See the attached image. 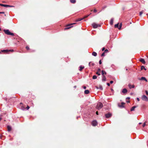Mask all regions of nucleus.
Masks as SVG:
<instances>
[{"label":"nucleus","mask_w":148,"mask_h":148,"mask_svg":"<svg viewBox=\"0 0 148 148\" xmlns=\"http://www.w3.org/2000/svg\"><path fill=\"white\" fill-rule=\"evenodd\" d=\"M92 125L94 126H96L97 124V122L95 120L93 121L92 122Z\"/></svg>","instance_id":"6"},{"label":"nucleus","mask_w":148,"mask_h":148,"mask_svg":"<svg viewBox=\"0 0 148 148\" xmlns=\"http://www.w3.org/2000/svg\"><path fill=\"white\" fill-rule=\"evenodd\" d=\"M67 27V28H65V29H69L71 27Z\"/></svg>","instance_id":"55"},{"label":"nucleus","mask_w":148,"mask_h":148,"mask_svg":"<svg viewBox=\"0 0 148 148\" xmlns=\"http://www.w3.org/2000/svg\"><path fill=\"white\" fill-rule=\"evenodd\" d=\"M95 87H96V88L97 89H99V86H95Z\"/></svg>","instance_id":"47"},{"label":"nucleus","mask_w":148,"mask_h":148,"mask_svg":"<svg viewBox=\"0 0 148 148\" xmlns=\"http://www.w3.org/2000/svg\"><path fill=\"white\" fill-rule=\"evenodd\" d=\"M140 61L144 64L145 63V60L143 58H140Z\"/></svg>","instance_id":"8"},{"label":"nucleus","mask_w":148,"mask_h":148,"mask_svg":"<svg viewBox=\"0 0 148 148\" xmlns=\"http://www.w3.org/2000/svg\"><path fill=\"white\" fill-rule=\"evenodd\" d=\"M89 93V91L88 90H85L84 91V93L86 94H88Z\"/></svg>","instance_id":"16"},{"label":"nucleus","mask_w":148,"mask_h":148,"mask_svg":"<svg viewBox=\"0 0 148 148\" xmlns=\"http://www.w3.org/2000/svg\"><path fill=\"white\" fill-rule=\"evenodd\" d=\"M70 2L72 3H75L76 2L75 0H70Z\"/></svg>","instance_id":"24"},{"label":"nucleus","mask_w":148,"mask_h":148,"mask_svg":"<svg viewBox=\"0 0 148 148\" xmlns=\"http://www.w3.org/2000/svg\"><path fill=\"white\" fill-rule=\"evenodd\" d=\"M103 107V104L101 102H99L97 104L96 108L98 110H99L101 108Z\"/></svg>","instance_id":"1"},{"label":"nucleus","mask_w":148,"mask_h":148,"mask_svg":"<svg viewBox=\"0 0 148 148\" xmlns=\"http://www.w3.org/2000/svg\"><path fill=\"white\" fill-rule=\"evenodd\" d=\"M99 89H100L101 90H103V88L102 87V86L101 85H99Z\"/></svg>","instance_id":"28"},{"label":"nucleus","mask_w":148,"mask_h":148,"mask_svg":"<svg viewBox=\"0 0 148 148\" xmlns=\"http://www.w3.org/2000/svg\"><path fill=\"white\" fill-rule=\"evenodd\" d=\"M101 56H105V53L103 52V53L102 54Z\"/></svg>","instance_id":"35"},{"label":"nucleus","mask_w":148,"mask_h":148,"mask_svg":"<svg viewBox=\"0 0 148 148\" xmlns=\"http://www.w3.org/2000/svg\"><path fill=\"white\" fill-rule=\"evenodd\" d=\"M143 11H141L140 12V16H141L142 14H143Z\"/></svg>","instance_id":"30"},{"label":"nucleus","mask_w":148,"mask_h":148,"mask_svg":"<svg viewBox=\"0 0 148 148\" xmlns=\"http://www.w3.org/2000/svg\"><path fill=\"white\" fill-rule=\"evenodd\" d=\"M106 52H107L108 51V50L107 49H106L104 51Z\"/></svg>","instance_id":"44"},{"label":"nucleus","mask_w":148,"mask_h":148,"mask_svg":"<svg viewBox=\"0 0 148 148\" xmlns=\"http://www.w3.org/2000/svg\"><path fill=\"white\" fill-rule=\"evenodd\" d=\"M99 64H101V60H100L99 62Z\"/></svg>","instance_id":"43"},{"label":"nucleus","mask_w":148,"mask_h":148,"mask_svg":"<svg viewBox=\"0 0 148 148\" xmlns=\"http://www.w3.org/2000/svg\"><path fill=\"white\" fill-rule=\"evenodd\" d=\"M7 128H8V132L10 131L12 129L11 127L10 126H7Z\"/></svg>","instance_id":"13"},{"label":"nucleus","mask_w":148,"mask_h":148,"mask_svg":"<svg viewBox=\"0 0 148 148\" xmlns=\"http://www.w3.org/2000/svg\"><path fill=\"white\" fill-rule=\"evenodd\" d=\"M105 49V48L103 47L102 49V50L103 51Z\"/></svg>","instance_id":"53"},{"label":"nucleus","mask_w":148,"mask_h":148,"mask_svg":"<svg viewBox=\"0 0 148 148\" xmlns=\"http://www.w3.org/2000/svg\"><path fill=\"white\" fill-rule=\"evenodd\" d=\"M83 19H84V18H78L75 20V22H78V21H81Z\"/></svg>","instance_id":"14"},{"label":"nucleus","mask_w":148,"mask_h":148,"mask_svg":"<svg viewBox=\"0 0 148 148\" xmlns=\"http://www.w3.org/2000/svg\"><path fill=\"white\" fill-rule=\"evenodd\" d=\"M8 51H12V52H13L14 51V50H13V49H12V50H8Z\"/></svg>","instance_id":"42"},{"label":"nucleus","mask_w":148,"mask_h":148,"mask_svg":"<svg viewBox=\"0 0 148 148\" xmlns=\"http://www.w3.org/2000/svg\"><path fill=\"white\" fill-rule=\"evenodd\" d=\"M146 125V123L145 122L144 123L143 125V127H144Z\"/></svg>","instance_id":"34"},{"label":"nucleus","mask_w":148,"mask_h":148,"mask_svg":"<svg viewBox=\"0 0 148 148\" xmlns=\"http://www.w3.org/2000/svg\"><path fill=\"white\" fill-rule=\"evenodd\" d=\"M4 4H1V3H0V6H4Z\"/></svg>","instance_id":"41"},{"label":"nucleus","mask_w":148,"mask_h":148,"mask_svg":"<svg viewBox=\"0 0 148 148\" xmlns=\"http://www.w3.org/2000/svg\"><path fill=\"white\" fill-rule=\"evenodd\" d=\"M141 99L143 101H148V98L146 96L143 95L142 96Z\"/></svg>","instance_id":"3"},{"label":"nucleus","mask_w":148,"mask_h":148,"mask_svg":"<svg viewBox=\"0 0 148 148\" xmlns=\"http://www.w3.org/2000/svg\"><path fill=\"white\" fill-rule=\"evenodd\" d=\"M92 25L94 28H96L98 27H100V25L99 24H97L95 23H94L92 24Z\"/></svg>","instance_id":"4"},{"label":"nucleus","mask_w":148,"mask_h":148,"mask_svg":"<svg viewBox=\"0 0 148 148\" xmlns=\"http://www.w3.org/2000/svg\"><path fill=\"white\" fill-rule=\"evenodd\" d=\"M92 55L94 56H97V53L95 52H93L92 53Z\"/></svg>","instance_id":"20"},{"label":"nucleus","mask_w":148,"mask_h":148,"mask_svg":"<svg viewBox=\"0 0 148 148\" xmlns=\"http://www.w3.org/2000/svg\"><path fill=\"white\" fill-rule=\"evenodd\" d=\"M125 104V103L123 102H122L121 105H119V106L120 108H124V105Z\"/></svg>","instance_id":"11"},{"label":"nucleus","mask_w":148,"mask_h":148,"mask_svg":"<svg viewBox=\"0 0 148 148\" xmlns=\"http://www.w3.org/2000/svg\"><path fill=\"white\" fill-rule=\"evenodd\" d=\"M4 6L3 7H8V5H4Z\"/></svg>","instance_id":"33"},{"label":"nucleus","mask_w":148,"mask_h":148,"mask_svg":"<svg viewBox=\"0 0 148 148\" xmlns=\"http://www.w3.org/2000/svg\"><path fill=\"white\" fill-rule=\"evenodd\" d=\"M111 90L112 91H113V89H111Z\"/></svg>","instance_id":"58"},{"label":"nucleus","mask_w":148,"mask_h":148,"mask_svg":"<svg viewBox=\"0 0 148 148\" xmlns=\"http://www.w3.org/2000/svg\"><path fill=\"white\" fill-rule=\"evenodd\" d=\"M102 81H106V77L105 76H102Z\"/></svg>","instance_id":"19"},{"label":"nucleus","mask_w":148,"mask_h":148,"mask_svg":"<svg viewBox=\"0 0 148 148\" xmlns=\"http://www.w3.org/2000/svg\"><path fill=\"white\" fill-rule=\"evenodd\" d=\"M101 74H102V76H105L104 75V74H106V73L105 71H102Z\"/></svg>","instance_id":"17"},{"label":"nucleus","mask_w":148,"mask_h":148,"mask_svg":"<svg viewBox=\"0 0 148 148\" xmlns=\"http://www.w3.org/2000/svg\"><path fill=\"white\" fill-rule=\"evenodd\" d=\"M137 100L138 101H140L139 99L138 98H137Z\"/></svg>","instance_id":"49"},{"label":"nucleus","mask_w":148,"mask_h":148,"mask_svg":"<svg viewBox=\"0 0 148 148\" xmlns=\"http://www.w3.org/2000/svg\"><path fill=\"white\" fill-rule=\"evenodd\" d=\"M96 74H97L98 75H100V73H99L98 71L96 73Z\"/></svg>","instance_id":"32"},{"label":"nucleus","mask_w":148,"mask_h":148,"mask_svg":"<svg viewBox=\"0 0 148 148\" xmlns=\"http://www.w3.org/2000/svg\"><path fill=\"white\" fill-rule=\"evenodd\" d=\"M97 77V76L95 75H93L92 77V79H96Z\"/></svg>","instance_id":"26"},{"label":"nucleus","mask_w":148,"mask_h":148,"mask_svg":"<svg viewBox=\"0 0 148 148\" xmlns=\"http://www.w3.org/2000/svg\"><path fill=\"white\" fill-rule=\"evenodd\" d=\"M89 16V15H86V16H84V17L82 18H84V19L85 18Z\"/></svg>","instance_id":"29"},{"label":"nucleus","mask_w":148,"mask_h":148,"mask_svg":"<svg viewBox=\"0 0 148 148\" xmlns=\"http://www.w3.org/2000/svg\"><path fill=\"white\" fill-rule=\"evenodd\" d=\"M122 23H121L119 25V29H121V28L122 27Z\"/></svg>","instance_id":"27"},{"label":"nucleus","mask_w":148,"mask_h":148,"mask_svg":"<svg viewBox=\"0 0 148 148\" xmlns=\"http://www.w3.org/2000/svg\"><path fill=\"white\" fill-rule=\"evenodd\" d=\"M20 104H22V103H20Z\"/></svg>","instance_id":"61"},{"label":"nucleus","mask_w":148,"mask_h":148,"mask_svg":"<svg viewBox=\"0 0 148 148\" xmlns=\"http://www.w3.org/2000/svg\"><path fill=\"white\" fill-rule=\"evenodd\" d=\"M138 79L140 80H144L146 82H147V80L144 77H142L141 78H140Z\"/></svg>","instance_id":"7"},{"label":"nucleus","mask_w":148,"mask_h":148,"mask_svg":"<svg viewBox=\"0 0 148 148\" xmlns=\"http://www.w3.org/2000/svg\"><path fill=\"white\" fill-rule=\"evenodd\" d=\"M76 23H71V24H69L67 25V26H69L71 25H72L73 24H75Z\"/></svg>","instance_id":"31"},{"label":"nucleus","mask_w":148,"mask_h":148,"mask_svg":"<svg viewBox=\"0 0 148 148\" xmlns=\"http://www.w3.org/2000/svg\"><path fill=\"white\" fill-rule=\"evenodd\" d=\"M133 94V93H132H132H130V94H131V95H132Z\"/></svg>","instance_id":"57"},{"label":"nucleus","mask_w":148,"mask_h":148,"mask_svg":"<svg viewBox=\"0 0 148 148\" xmlns=\"http://www.w3.org/2000/svg\"><path fill=\"white\" fill-rule=\"evenodd\" d=\"M122 92L123 93H126L127 92V90L126 88H124L122 90Z\"/></svg>","instance_id":"9"},{"label":"nucleus","mask_w":148,"mask_h":148,"mask_svg":"<svg viewBox=\"0 0 148 148\" xmlns=\"http://www.w3.org/2000/svg\"><path fill=\"white\" fill-rule=\"evenodd\" d=\"M127 102H130V101H127Z\"/></svg>","instance_id":"62"},{"label":"nucleus","mask_w":148,"mask_h":148,"mask_svg":"<svg viewBox=\"0 0 148 148\" xmlns=\"http://www.w3.org/2000/svg\"><path fill=\"white\" fill-rule=\"evenodd\" d=\"M143 69H144V70H146V69L145 68V66H141V70H142Z\"/></svg>","instance_id":"22"},{"label":"nucleus","mask_w":148,"mask_h":148,"mask_svg":"<svg viewBox=\"0 0 148 148\" xmlns=\"http://www.w3.org/2000/svg\"><path fill=\"white\" fill-rule=\"evenodd\" d=\"M145 92L147 95H148V92L147 90H145Z\"/></svg>","instance_id":"39"},{"label":"nucleus","mask_w":148,"mask_h":148,"mask_svg":"<svg viewBox=\"0 0 148 148\" xmlns=\"http://www.w3.org/2000/svg\"><path fill=\"white\" fill-rule=\"evenodd\" d=\"M0 138H1V136H0Z\"/></svg>","instance_id":"63"},{"label":"nucleus","mask_w":148,"mask_h":148,"mask_svg":"<svg viewBox=\"0 0 148 148\" xmlns=\"http://www.w3.org/2000/svg\"><path fill=\"white\" fill-rule=\"evenodd\" d=\"M83 88L84 89H86V87L85 86H84L83 87Z\"/></svg>","instance_id":"51"},{"label":"nucleus","mask_w":148,"mask_h":148,"mask_svg":"<svg viewBox=\"0 0 148 148\" xmlns=\"http://www.w3.org/2000/svg\"><path fill=\"white\" fill-rule=\"evenodd\" d=\"M8 7H14V6H12V5H8Z\"/></svg>","instance_id":"40"},{"label":"nucleus","mask_w":148,"mask_h":148,"mask_svg":"<svg viewBox=\"0 0 148 148\" xmlns=\"http://www.w3.org/2000/svg\"><path fill=\"white\" fill-rule=\"evenodd\" d=\"M128 86L129 87L130 89H131L132 88H134V85H131L130 84H129Z\"/></svg>","instance_id":"12"},{"label":"nucleus","mask_w":148,"mask_h":148,"mask_svg":"<svg viewBox=\"0 0 148 148\" xmlns=\"http://www.w3.org/2000/svg\"><path fill=\"white\" fill-rule=\"evenodd\" d=\"M5 12H0V14H4Z\"/></svg>","instance_id":"46"},{"label":"nucleus","mask_w":148,"mask_h":148,"mask_svg":"<svg viewBox=\"0 0 148 148\" xmlns=\"http://www.w3.org/2000/svg\"><path fill=\"white\" fill-rule=\"evenodd\" d=\"M93 11H94V12H97V10L96 9H94V10Z\"/></svg>","instance_id":"45"},{"label":"nucleus","mask_w":148,"mask_h":148,"mask_svg":"<svg viewBox=\"0 0 148 148\" xmlns=\"http://www.w3.org/2000/svg\"><path fill=\"white\" fill-rule=\"evenodd\" d=\"M1 53V52H0V53Z\"/></svg>","instance_id":"64"},{"label":"nucleus","mask_w":148,"mask_h":148,"mask_svg":"<svg viewBox=\"0 0 148 148\" xmlns=\"http://www.w3.org/2000/svg\"><path fill=\"white\" fill-rule=\"evenodd\" d=\"M84 66H79V70L80 71H81L84 68Z\"/></svg>","instance_id":"18"},{"label":"nucleus","mask_w":148,"mask_h":148,"mask_svg":"<svg viewBox=\"0 0 148 148\" xmlns=\"http://www.w3.org/2000/svg\"><path fill=\"white\" fill-rule=\"evenodd\" d=\"M96 114L97 115H98V112L97 111L96 112Z\"/></svg>","instance_id":"52"},{"label":"nucleus","mask_w":148,"mask_h":148,"mask_svg":"<svg viewBox=\"0 0 148 148\" xmlns=\"http://www.w3.org/2000/svg\"><path fill=\"white\" fill-rule=\"evenodd\" d=\"M1 51L3 52H5V53H7L9 51L8 50H2Z\"/></svg>","instance_id":"23"},{"label":"nucleus","mask_w":148,"mask_h":148,"mask_svg":"<svg viewBox=\"0 0 148 148\" xmlns=\"http://www.w3.org/2000/svg\"><path fill=\"white\" fill-rule=\"evenodd\" d=\"M21 109L23 110H24L25 109L24 107H22L21 108Z\"/></svg>","instance_id":"36"},{"label":"nucleus","mask_w":148,"mask_h":148,"mask_svg":"<svg viewBox=\"0 0 148 148\" xmlns=\"http://www.w3.org/2000/svg\"><path fill=\"white\" fill-rule=\"evenodd\" d=\"M1 119H2L1 118L0 116V121L1 120Z\"/></svg>","instance_id":"56"},{"label":"nucleus","mask_w":148,"mask_h":148,"mask_svg":"<svg viewBox=\"0 0 148 148\" xmlns=\"http://www.w3.org/2000/svg\"><path fill=\"white\" fill-rule=\"evenodd\" d=\"M119 23L116 24L114 25V27L115 28H119Z\"/></svg>","instance_id":"25"},{"label":"nucleus","mask_w":148,"mask_h":148,"mask_svg":"<svg viewBox=\"0 0 148 148\" xmlns=\"http://www.w3.org/2000/svg\"><path fill=\"white\" fill-rule=\"evenodd\" d=\"M107 84L108 86H110V84L109 83H107Z\"/></svg>","instance_id":"50"},{"label":"nucleus","mask_w":148,"mask_h":148,"mask_svg":"<svg viewBox=\"0 0 148 148\" xmlns=\"http://www.w3.org/2000/svg\"><path fill=\"white\" fill-rule=\"evenodd\" d=\"M3 31L5 32V33L8 35H10L11 36H14V34L13 33H11L9 31L8 29H4Z\"/></svg>","instance_id":"2"},{"label":"nucleus","mask_w":148,"mask_h":148,"mask_svg":"<svg viewBox=\"0 0 148 148\" xmlns=\"http://www.w3.org/2000/svg\"><path fill=\"white\" fill-rule=\"evenodd\" d=\"M113 81H110V84H111L113 83Z\"/></svg>","instance_id":"48"},{"label":"nucleus","mask_w":148,"mask_h":148,"mask_svg":"<svg viewBox=\"0 0 148 148\" xmlns=\"http://www.w3.org/2000/svg\"><path fill=\"white\" fill-rule=\"evenodd\" d=\"M29 108V107L28 106H27V107H26V109L27 110H28Z\"/></svg>","instance_id":"38"},{"label":"nucleus","mask_w":148,"mask_h":148,"mask_svg":"<svg viewBox=\"0 0 148 148\" xmlns=\"http://www.w3.org/2000/svg\"><path fill=\"white\" fill-rule=\"evenodd\" d=\"M26 48L27 49V50H29V47L28 46H26Z\"/></svg>","instance_id":"37"},{"label":"nucleus","mask_w":148,"mask_h":148,"mask_svg":"<svg viewBox=\"0 0 148 148\" xmlns=\"http://www.w3.org/2000/svg\"><path fill=\"white\" fill-rule=\"evenodd\" d=\"M137 107V106H134L133 107H132L131 110H130L131 111H134V109Z\"/></svg>","instance_id":"15"},{"label":"nucleus","mask_w":148,"mask_h":148,"mask_svg":"<svg viewBox=\"0 0 148 148\" xmlns=\"http://www.w3.org/2000/svg\"><path fill=\"white\" fill-rule=\"evenodd\" d=\"M112 114L111 113H109L105 114V116L106 118H109L111 116Z\"/></svg>","instance_id":"5"},{"label":"nucleus","mask_w":148,"mask_h":148,"mask_svg":"<svg viewBox=\"0 0 148 148\" xmlns=\"http://www.w3.org/2000/svg\"><path fill=\"white\" fill-rule=\"evenodd\" d=\"M101 71V69H98V71Z\"/></svg>","instance_id":"54"},{"label":"nucleus","mask_w":148,"mask_h":148,"mask_svg":"<svg viewBox=\"0 0 148 148\" xmlns=\"http://www.w3.org/2000/svg\"><path fill=\"white\" fill-rule=\"evenodd\" d=\"M113 22V19L111 18L110 21V23L111 25H112Z\"/></svg>","instance_id":"21"},{"label":"nucleus","mask_w":148,"mask_h":148,"mask_svg":"<svg viewBox=\"0 0 148 148\" xmlns=\"http://www.w3.org/2000/svg\"><path fill=\"white\" fill-rule=\"evenodd\" d=\"M127 99H130V97H127Z\"/></svg>","instance_id":"59"},{"label":"nucleus","mask_w":148,"mask_h":148,"mask_svg":"<svg viewBox=\"0 0 148 148\" xmlns=\"http://www.w3.org/2000/svg\"><path fill=\"white\" fill-rule=\"evenodd\" d=\"M76 86H74V88H76Z\"/></svg>","instance_id":"60"},{"label":"nucleus","mask_w":148,"mask_h":148,"mask_svg":"<svg viewBox=\"0 0 148 148\" xmlns=\"http://www.w3.org/2000/svg\"><path fill=\"white\" fill-rule=\"evenodd\" d=\"M88 65L90 66H94L95 65V64L93 62H89Z\"/></svg>","instance_id":"10"}]
</instances>
